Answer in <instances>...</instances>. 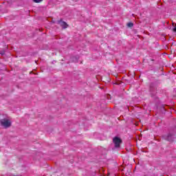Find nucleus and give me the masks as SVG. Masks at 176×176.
I'll use <instances>...</instances> for the list:
<instances>
[{
    "label": "nucleus",
    "mask_w": 176,
    "mask_h": 176,
    "mask_svg": "<svg viewBox=\"0 0 176 176\" xmlns=\"http://www.w3.org/2000/svg\"><path fill=\"white\" fill-rule=\"evenodd\" d=\"M164 138L169 142H173V141H174V135L173 133H168V135H164Z\"/></svg>",
    "instance_id": "obj_3"
},
{
    "label": "nucleus",
    "mask_w": 176,
    "mask_h": 176,
    "mask_svg": "<svg viewBox=\"0 0 176 176\" xmlns=\"http://www.w3.org/2000/svg\"><path fill=\"white\" fill-rule=\"evenodd\" d=\"M0 124L4 129H9L12 126V121L8 118L1 119Z\"/></svg>",
    "instance_id": "obj_1"
},
{
    "label": "nucleus",
    "mask_w": 176,
    "mask_h": 176,
    "mask_svg": "<svg viewBox=\"0 0 176 176\" xmlns=\"http://www.w3.org/2000/svg\"><path fill=\"white\" fill-rule=\"evenodd\" d=\"M113 142L115 144L116 148H119V146H120V144H122V140L118 137H115L113 139Z\"/></svg>",
    "instance_id": "obj_2"
},
{
    "label": "nucleus",
    "mask_w": 176,
    "mask_h": 176,
    "mask_svg": "<svg viewBox=\"0 0 176 176\" xmlns=\"http://www.w3.org/2000/svg\"><path fill=\"white\" fill-rule=\"evenodd\" d=\"M33 2H35V3H39V2H42L43 0H32Z\"/></svg>",
    "instance_id": "obj_6"
},
{
    "label": "nucleus",
    "mask_w": 176,
    "mask_h": 176,
    "mask_svg": "<svg viewBox=\"0 0 176 176\" xmlns=\"http://www.w3.org/2000/svg\"><path fill=\"white\" fill-rule=\"evenodd\" d=\"M173 31H174V32H176V28H173Z\"/></svg>",
    "instance_id": "obj_9"
},
{
    "label": "nucleus",
    "mask_w": 176,
    "mask_h": 176,
    "mask_svg": "<svg viewBox=\"0 0 176 176\" xmlns=\"http://www.w3.org/2000/svg\"><path fill=\"white\" fill-rule=\"evenodd\" d=\"M150 91H151V94H155V93H156V89L151 87Z\"/></svg>",
    "instance_id": "obj_5"
},
{
    "label": "nucleus",
    "mask_w": 176,
    "mask_h": 176,
    "mask_svg": "<svg viewBox=\"0 0 176 176\" xmlns=\"http://www.w3.org/2000/svg\"><path fill=\"white\" fill-rule=\"evenodd\" d=\"M133 25H134V24H133V23H127V26H128V27L131 28V27H133Z\"/></svg>",
    "instance_id": "obj_7"
},
{
    "label": "nucleus",
    "mask_w": 176,
    "mask_h": 176,
    "mask_svg": "<svg viewBox=\"0 0 176 176\" xmlns=\"http://www.w3.org/2000/svg\"><path fill=\"white\" fill-rule=\"evenodd\" d=\"M58 24L60 25V27H62V28H68V24H67V23L60 21L58 22Z\"/></svg>",
    "instance_id": "obj_4"
},
{
    "label": "nucleus",
    "mask_w": 176,
    "mask_h": 176,
    "mask_svg": "<svg viewBox=\"0 0 176 176\" xmlns=\"http://www.w3.org/2000/svg\"><path fill=\"white\" fill-rule=\"evenodd\" d=\"M0 54H1V56H3V54H5V51L0 52Z\"/></svg>",
    "instance_id": "obj_8"
}]
</instances>
